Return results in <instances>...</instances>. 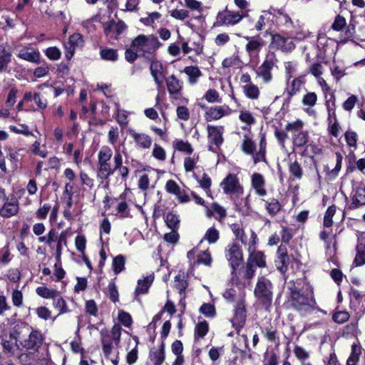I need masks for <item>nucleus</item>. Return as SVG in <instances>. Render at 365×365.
<instances>
[{
  "mask_svg": "<svg viewBox=\"0 0 365 365\" xmlns=\"http://www.w3.org/2000/svg\"><path fill=\"white\" fill-rule=\"evenodd\" d=\"M176 114L178 118L183 121H187L190 118V112L185 106H178L176 108Z\"/></svg>",
  "mask_w": 365,
  "mask_h": 365,
  "instance_id": "3c124183",
  "label": "nucleus"
},
{
  "mask_svg": "<svg viewBox=\"0 0 365 365\" xmlns=\"http://www.w3.org/2000/svg\"><path fill=\"white\" fill-rule=\"evenodd\" d=\"M125 259L121 255H119L113 258L112 266L115 274H118L125 269Z\"/></svg>",
  "mask_w": 365,
  "mask_h": 365,
  "instance_id": "4c0bfd02",
  "label": "nucleus"
},
{
  "mask_svg": "<svg viewBox=\"0 0 365 365\" xmlns=\"http://www.w3.org/2000/svg\"><path fill=\"white\" fill-rule=\"evenodd\" d=\"M122 328L118 324H115L110 330H102L101 332V343L103 351L107 359L114 349L113 344L118 346L120 341Z\"/></svg>",
  "mask_w": 365,
  "mask_h": 365,
  "instance_id": "7ed1b4c3",
  "label": "nucleus"
},
{
  "mask_svg": "<svg viewBox=\"0 0 365 365\" xmlns=\"http://www.w3.org/2000/svg\"><path fill=\"white\" fill-rule=\"evenodd\" d=\"M130 135L137 148L149 149L151 147L153 140L150 135L143 133H137L134 130L130 131Z\"/></svg>",
  "mask_w": 365,
  "mask_h": 365,
  "instance_id": "4be33fe9",
  "label": "nucleus"
},
{
  "mask_svg": "<svg viewBox=\"0 0 365 365\" xmlns=\"http://www.w3.org/2000/svg\"><path fill=\"white\" fill-rule=\"evenodd\" d=\"M264 207L267 213L271 216L276 215L282 209V205L279 200L276 198H269L267 200H264Z\"/></svg>",
  "mask_w": 365,
  "mask_h": 365,
  "instance_id": "cd10ccee",
  "label": "nucleus"
},
{
  "mask_svg": "<svg viewBox=\"0 0 365 365\" xmlns=\"http://www.w3.org/2000/svg\"><path fill=\"white\" fill-rule=\"evenodd\" d=\"M354 262L357 266H361L365 264V242H359L357 245Z\"/></svg>",
  "mask_w": 365,
  "mask_h": 365,
  "instance_id": "f704fd0d",
  "label": "nucleus"
},
{
  "mask_svg": "<svg viewBox=\"0 0 365 365\" xmlns=\"http://www.w3.org/2000/svg\"><path fill=\"white\" fill-rule=\"evenodd\" d=\"M51 209V206L48 203H46L41 206L36 212L35 215L38 220H45L49 211Z\"/></svg>",
  "mask_w": 365,
  "mask_h": 365,
  "instance_id": "bf43d9fd",
  "label": "nucleus"
},
{
  "mask_svg": "<svg viewBox=\"0 0 365 365\" xmlns=\"http://www.w3.org/2000/svg\"><path fill=\"white\" fill-rule=\"evenodd\" d=\"M150 71L158 88H161L163 85V78H164L162 63L157 61H152L150 66Z\"/></svg>",
  "mask_w": 365,
  "mask_h": 365,
  "instance_id": "5701e85b",
  "label": "nucleus"
},
{
  "mask_svg": "<svg viewBox=\"0 0 365 365\" xmlns=\"http://www.w3.org/2000/svg\"><path fill=\"white\" fill-rule=\"evenodd\" d=\"M208 140L218 148L223 143V126L207 125Z\"/></svg>",
  "mask_w": 365,
  "mask_h": 365,
  "instance_id": "a211bd4d",
  "label": "nucleus"
},
{
  "mask_svg": "<svg viewBox=\"0 0 365 365\" xmlns=\"http://www.w3.org/2000/svg\"><path fill=\"white\" fill-rule=\"evenodd\" d=\"M256 73L264 83H269L272 79V69L262 65L259 66Z\"/></svg>",
  "mask_w": 365,
  "mask_h": 365,
  "instance_id": "c9c22d12",
  "label": "nucleus"
},
{
  "mask_svg": "<svg viewBox=\"0 0 365 365\" xmlns=\"http://www.w3.org/2000/svg\"><path fill=\"white\" fill-rule=\"evenodd\" d=\"M19 212V202L16 198L6 199L0 209V215L3 217H11Z\"/></svg>",
  "mask_w": 365,
  "mask_h": 365,
  "instance_id": "aec40b11",
  "label": "nucleus"
},
{
  "mask_svg": "<svg viewBox=\"0 0 365 365\" xmlns=\"http://www.w3.org/2000/svg\"><path fill=\"white\" fill-rule=\"evenodd\" d=\"M11 53L4 44L0 45V73L5 72L11 61Z\"/></svg>",
  "mask_w": 365,
  "mask_h": 365,
  "instance_id": "393cba45",
  "label": "nucleus"
},
{
  "mask_svg": "<svg viewBox=\"0 0 365 365\" xmlns=\"http://www.w3.org/2000/svg\"><path fill=\"white\" fill-rule=\"evenodd\" d=\"M160 45L158 38L154 36L139 35L132 42V48L139 53H153Z\"/></svg>",
  "mask_w": 365,
  "mask_h": 365,
  "instance_id": "423d86ee",
  "label": "nucleus"
},
{
  "mask_svg": "<svg viewBox=\"0 0 365 365\" xmlns=\"http://www.w3.org/2000/svg\"><path fill=\"white\" fill-rule=\"evenodd\" d=\"M246 312L245 302L243 300L237 302L235 307L234 316L232 319V326L237 331L245 324L247 317Z\"/></svg>",
  "mask_w": 365,
  "mask_h": 365,
  "instance_id": "2eb2a0df",
  "label": "nucleus"
},
{
  "mask_svg": "<svg viewBox=\"0 0 365 365\" xmlns=\"http://www.w3.org/2000/svg\"><path fill=\"white\" fill-rule=\"evenodd\" d=\"M317 101V96L314 92H309L304 96L302 103L304 106L313 107Z\"/></svg>",
  "mask_w": 365,
  "mask_h": 365,
  "instance_id": "13d9d810",
  "label": "nucleus"
},
{
  "mask_svg": "<svg viewBox=\"0 0 365 365\" xmlns=\"http://www.w3.org/2000/svg\"><path fill=\"white\" fill-rule=\"evenodd\" d=\"M335 212L336 207L334 205H331L328 207L324 217V225L325 227H329L332 225V217L334 215Z\"/></svg>",
  "mask_w": 365,
  "mask_h": 365,
  "instance_id": "864d4df0",
  "label": "nucleus"
},
{
  "mask_svg": "<svg viewBox=\"0 0 365 365\" xmlns=\"http://www.w3.org/2000/svg\"><path fill=\"white\" fill-rule=\"evenodd\" d=\"M245 38L247 41L245 47V51L250 61L258 59L261 51L266 45L265 41L259 36H245Z\"/></svg>",
  "mask_w": 365,
  "mask_h": 365,
  "instance_id": "9b49d317",
  "label": "nucleus"
},
{
  "mask_svg": "<svg viewBox=\"0 0 365 365\" xmlns=\"http://www.w3.org/2000/svg\"><path fill=\"white\" fill-rule=\"evenodd\" d=\"M174 147L175 149L180 152H184L187 154H191L193 152V148L188 142L182 140H178L174 142Z\"/></svg>",
  "mask_w": 365,
  "mask_h": 365,
  "instance_id": "a18cd8bd",
  "label": "nucleus"
},
{
  "mask_svg": "<svg viewBox=\"0 0 365 365\" xmlns=\"http://www.w3.org/2000/svg\"><path fill=\"white\" fill-rule=\"evenodd\" d=\"M304 126V122L301 120H297L293 122L288 123L286 125L285 130L294 133L302 132V128Z\"/></svg>",
  "mask_w": 365,
  "mask_h": 365,
  "instance_id": "de8ad7c7",
  "label": "nucleus"
},
{
  "mask_svg": "<svg viewBox=\"0 0 365 365\" xmlns=\"http://www.w3.org/2000/svg\"><path fill=\"white\" fill-rule=\"evenodd\" d=\"M184 73L188 76V82L191 85H195L198 82V79L202 73L197 66H190L184 68Z\"/></svg>",
  "mask_w": 365,
  "mask_h": 365,
  "instance_id": "bb28decb",
  "label": "nucleus"
},
{
  "mask_svg": "<svg viewBox=\"0 0 365 365\" xmlns=\"http://www.w3.org/2000/svg\"><path fill=\"white\" fill-rule=\"evenodd\" d=\"M277 62L278 60L274 52L268 51L261 65L272 70V68L277 66Z\"/></svg>",
  "mask_w": 365,
  "mask_h": 365,
  "instance_id": "e433bc0d",
  "label": "nucleus"
},
{
  "mask_svg": "<svg viewBox=\"0 0 365 365\" xmlns=\"http://www.w3.org/2000/svg\"><path fill=\"white\" fill-rule=\"evenodd\" d=\"M168 91L170 95L171 99L178 101L181 97V91L182 89V82L175 76L172 75L166 79Z\"/></svg>",
  "mask_w": 365,
  "mask_h": 365,
  "instance_id": "dca6fc26",
  "label": "nucleus"
},
{
  "mask_svg": "<svg viewBox=\"0 0 365 365\" xmlns=\"http://www.w3.org/2000/svg\"><path fill=\"white\" fill-rule=\"evenodd\" d=\"M23 293L18 289H14L11 294V300L14 306L21 307L23 304Z\"/></svg>",
  "mask_w": 365,
  "mask_h": 365,
  "instance_id": "69168bd1",
  "label": "nucleus"
},
{
  "mask_svg": "<svg viewBox=\"0 0 365 365\" xmlns=\"http://www.w3.org/2000/svg\"><path fill=\"white\" fill-rule=\"evenodd\" d=\"M225 257L232 269V274H234L243 262V254L240 245L235 242L228 245L225 250Z\"/></svg>",
  "mask_w": 365,
  "mask_h": 365,
  "instance_id": "9d476101",
  "label": "nucleus"
},
{
  "mask_svg": "<svg viewBox=\"0 0 365 365\" xmlns=\"http://www.w3.org/2000/svg\"><path fill=\"white\" fill-rule=\"evenodd\" d=\"M53 306L56 309L58 310V316L69 312L66 302L59 294L53 299Z\"/></svg>",
  "mask_w": 365,
  "mask_h": 365,
  "instance_id": "72a5a7b5",
  "label": "nucleus"
},
{
  "mask_svg": "<svg viewBox=\"0 0 365 365\" xmlns=\"http://www.w3.org/2000/svg\"><path fill=\"white\" fill-rule=\"evenodd\" d=\"M106 294L112 302H116L118 301L119 294L117 287L113 280H111L109 282L106 288Z\"/></svg>",
  "mask_w": 365,
  "mask_h": 365,
  "instance_id": "c03bdc74",
  "label": "nucleus"
},
{
  "mask_svg": "<svg viewBox=\"0 0 365 365\" xmlns=\"http://www.w3.org/2000/svg\"><path fill=\"white\" fill-rule=\"evenodd\" d=\"M44 53L46 57L51 61H57L61 57V50L56 46L48 47L45 50Z\"/></svg>",
  "mask_w": 365,
  "mask_h": 365,
  "instance_id": "09e8293b",
  "label": "nucleus"
},
{
  "mask_svg": "<svg viewBox=\"0 0 365 365\" xmlns=\"http://www.w3.org/2000/svg\"><path fill=\"white\" fill-rule=\"evenodd\" d=\"M31 151L33 154L38 155L41 158H46L47 156V150L46 146L43 145L41 146L40 142L36 140L31 147Z\"/></svg>",
  "mask_w": 365,
  "mask_h": 365,
  "instance_id": "37998d69",
  "label": "nucleus"
},
{
  "mask_svg": "<svg viewBox=\"0 0 365 365\" xmlns=\"http://www.w3.org/2000/svg\"><path fill=\"white\" fill-rule=\"evenodd\" d=\"M209 330V326L206 321L199 322L195 329V337L203 338Z\"/></svg>",
  "mask_w": 365,
  "mask_h": 365,
  "instance_id": "a19ab883",
  "label": "nucleus"
},
{
  "mask_svg": "<svg viewBox=\"0 0 365 365\" xmlns=\"http://www.w3.org/2000/svg\"><path fill=\"white\" fill-rule=\"evenodd\" d=\"M204 238L210 243H215L219 239V232L215 227H210L206 232Z\"/></svg>",
  "mask_w": 365,
  "mask_h": 365,
  "instance_id": "e2e57ef3",
  "label": "nucleus"
},
{
  "mask_svg": "<svg viewBox=\"0 0 365 365\" xmlns=\"http://www.w3.org/2000/svg\"><path fill=\"white\" fill-rule=\"evenodd\" d=\"M251 185L255 193L260 197H264L267 195V190L265 189V179L264 176L255 173L251 177Z\"/></svg>",
  "mask_w": 365,
  "mask_h": 365,
  "instance_id": "6ab92c4d",
  "label": "nucleus"
},
{
  "mask_svg": "<svg viewBox=\"0 0 365 365\" xmlns=\"http://www.w3.org/2000/svg\"><path fill=\"white\" fill-rule=\"evenodd\" d=\"M308 133L302 131L292 135V143L295 147H303L308 142Z\"/></svg>",
  "mask_w": 365,
  "mask_h": 365,
  "instance_id": "2f4dec72",
  "label": "nucleus"
},
{
  "mask_svg": "<svg viewBox=\"0 0 365 365\" xmlns=\"http://www.w3.org/2000/svg\"><path fill=\"white\" fill-rule=\"evenodd\" d=\"M291 297L294 307L298 311L307 312L316 309L317 302L312 289L307 295H304L299 291L293 289L291 292Z\"/></svg>",
  "mask_w": 365,
  "mask_h": 365,
  "instance_id": "39448f33",
  "label": "nucleus"
},
{
  "mask_svg": "<svg viewBox=\"0 0 365 365\" xmlns=\"http://www.w3.org/2000/svg\"><path fill=\"white\" fill-rule=\"evenodd\" d=\"M224 192L231 197H238L243 194V187L237 175L229 174L220 183Z\"/></svg>",
  "mask_w": 365,
  "mask_h": 365,
  "instance_id": "1a4fd4ad",
  "label": "nucleus"
},
{
  "mask_svg": "<svg viewBox=\"0 0 365 365\" xmlns=\"http://www.w3.org/2000/svg\"><path fill=\"white\" fill-rule=\"evenodd\" d=\"M289 170L292 175L297 179H300L302 177V168L299 163L296 160L289 164Z\"/></svg>",
  "mask_w": 365,
  "mask_h": 365,
  "instance_id": "5fc2aeb1",
  "label": "nucleus"
},
{
  "mask_svg": "<svg viewBox=\"0 0 365 365\" xmlns=\"http://www.w3.org/2000/svg\"><path fill=\"white\" fill-rule=\"evenodd\" d=\"M2 346L4 350L11 355H14L15 351L17 349V344L13 340H3Z\"/></svg>",
  "mask_w": 365,
  "mask_h": 365,
  "instance_id": "338daca9",
  "label": "nucleus"
},
{
  "mask_svg": "<svg viewBox=\"0 0 365 365\" xmlns=\"http://www.w3.org/2000/svg\"><path fill=\"white\" fill-rule=\"evenodd\" d=\"M113 151L108 145H103L98 153V173L97 176L101 179H108L113 173L111 168L110 159Z\"/></svg>",
  "mask_w": 365,
  "mask_h": 365,
  "instance_id": "20e7f679",
  "label": "nucleus"
},
{
  "mask_svg": "<svg viewBox=\"0 0 365 365\" xmlns=\"http://www.w3.org/2000/svg\"><path fill=\"white\" fill-rule=\"evenodd\" d=\"M205 207L206 215L208 217H213L217 220H221L227 215L225 209L217 203H213L210 207L206 206Z\"/></svg>",
  "mask_w": 365,
  "mask_h": 365,
  "instance_id": "a878e982",
  "label": "nucleus"
},
{
  "mask_svg": "<svg viewBox=\"0 0 365 365\" xmlns=\"http://www.w3.org/2000/svg\"><path fill=\"white\" fill-rule=\"evenodd\" d=\"M200 312L207 317H213L216 314L215 306L210 303H204L200 308Z\"/></svg>",
  "mask_w": 365,
  "mask_h": 365,
  "instance_id": "8fccbe9b",
  "label": "nucleus"
},
{
  "mask_svg": "<svg viewBox=\"0 0 365 365\" xmlns=\"http://www.w3.org/2000/svg\"><path fill=\"white\" fill-rule=\"evenodd\" d=\"M259 148L256 153L255 150L256 145L252 137L247 134L244 135L243 140L241 145L242 152L247 155L252 156V160L255 164L260 162H266V152H267V140L264 133H259Z\"/></svg>",
  "mask_w": 365,
  "mask_h": 365,
  "instance_id": "f257e3e1",
  "label": "nucleus"
},
{
  "mask_svg": "<svg viewBox=\"0 0 365 365\" xmlns=\"http://www.w3.org/2000/svg\"><path fill=\"white\" fill-rule=\"evenodd\" d=\"M204 98L208 103L220 102V94L214 89H209L207 91Z\"/></svg>",
  "mask_w": 365,
  "mask_h": 365,
  "instance_id": "0e129e2a",
  "label": "nucleus"
},
{
  "mask_svg": "<svg viewBox=\"0 0 365 365\" xmlns=\"http://www.w3.org/2000/svg\"><path fill=\"white\" fill-rule=\"evenodd\" d=\"M36 294L42 298L44 299H52L57 297L58 295V292L49 289L46 287H38L36 289Z\"/></svg>",
  "mask_w": 365,
  "mask_h": 365,
  "instance_id": "473e14b6",
  "label": "nucleus"
},
{
  "mask_svg": "<svg viewBox=\"0 0 365 365\" xmlns=\"http://www.w3.org/2000/svg\"><path fill=\"white\" fill-rule=\"evenodd\" d=\"M271 45L284 53L291 52L295 48V44L291 37L279 34L272 35Z\"/></svg>",
  "mask_w": 365,
  "mask_h": 365,
  "instance_id": "f8f14e48",
  "label": "nucleus"
},
{
  "mask_svg": "<svg viewBox=\"0 0 365 365\" xmlns=\"http://www.w3.org/2000/svg\"><path fill=\"white\" fill-rule=\"evenodd\" d=\"M152 155L155 159L160 161H163L166 158V153L165 149L156 143L154 144Z\"/></svg>",
  "mask_w": 365,
  "mask_h": 365,
  "instance_id": "4d7b16f0",
  "label": "nucleus"
},
{
  "mask_svg": "<svg viewBox=\"0 0 365 365\" xmlns=\"http://www.w3.org/2000/svg\"><path fill=\"white\" fill-rule=\"evenodd\" d=\"M293 351L297 359L301 361V364L302 362H306L305 361L309 357V352L302 346H296Z\"/></svg>",
  "mask_w": 365,
  "mask_h": 365,
  "instance_id": "603ef678",
  "label": "nucleus"
},
{
  "mask_svg": "<svg viewBox=\"0 0 365 365\" xmlns=\"http://www.w3.org/2000/svg\"><path fill=\"white\" fill-rule=\"evenodd\" d=\"M250 237L249 242V247L247 251L250 253L247 263H250L252 266L255 264L259 267H264L266 266L265 256L261 251H256V245L257 243V237L256 233L250 230Z\"/></svg>",
  "mask_w": 365,
  "mask_h": 365,
  "instance_id": "6e6552de",
  "label": "nucleus"
},
{
  "mask_svg": "<svg viewBox=\"0 0 365 365\" xmlns=\"http://www.w3.org/2000/svg\"><path fill=\"white\" fill-rule=\"evenodd\" d=\"M272 284L264 277H259L254 290L257 302L267 310L272 303Z\"/></svg>",
  "mask_w": 365,
  "mask_h": 365,
  "instance_id": "f03ea898",
  "label": "nucleus"
},
{
  "mask_svg": "<svg viewBox=\"0 0 365 365\" xmlns=\"http://www.w3.org/2000/svg\"><path fill=\"white\" fill-rule=\"evenodd\" d=\"M100 54L105 61H116L118 57L116 50L108 48L102 49Z\"/></svg>",
  "mask_w": 365,
  "mask_h": 365,
  "instance_id": "79ce46f5",
  "label": "nucleus"
},
{
  "mask_svg": "<svg viewBox=\"0 0 365 365\" xmlns=\"http://www.w3.org/2000/svg\"><path fill=\"white\" fill-rule=\"evenodd\" d=\"M212 259L210 253L207 251L201 252L197 255V259L196 260L197 264H203L205 265H210Z\"/></svg>",
  "mask_w": 365,
  "mask_h": 365,
  "instance_id": "6e6d98bb",
  "label": "nucleus"
},
{
  "mask_svg": "<svg viewBox=\"0 0 365 365\" xmlns=\"http://www.w3.org/2000/svg\"><path fill=\"white\" fill-rule=\"evenodd\" d=\"M361 350L356 346H352V351L351 355L347 359L346 365H356L357 361L359 359Z\"/></svg>",
  "mask_w": 365,
  "mask_h": 365,
  "instance_id": "052dcab7",
  "label": "nucleus"
},
{
  "mask_svg": "<svg viewBox=\"0 0 365 365\" xmlns=\"http://www.w3.org/2000/svg\"><path fill=\"white\" fill-rule=\"evenodd\" d=\"M232 113V109L226 105L213 106L209 108L205 113V120L207 122L217 120L224 116H227Z\"/></svg>",
  "mask_w": 365,
  "mask_h": 365,
  "instance_id": "4468645a",
  "label": "nucleus"
},
{
  "mask_svg": "<svg viewBox=\"0 0 365 365\" xmlns=\"http://www.w3.org/2000/svg\"><path fill=\"white\" fill-rule=\"evenodd\" d=\"M154 280V274L153 273L150 274L146 277H143V279H139L138 280L137 287L135 288V294H145L148 293V289L153 282Z\"/></svg>",
  "mask_w": 365,
  "mask_h": 365,
  "instance_id": "b1692460",
  "label": "nucleus"
},
{
  "mask_svg": "<svg viewBox=\"0 0 365 365\" xmlns=\"http://www.w3.org/2000/svg\"><path fill=\"white\" fill-rule=\"evenodd\" d=\"M351 205L353 207H359L365 205V187H356L352 197Z\"/></svg>",
  "mask_w": 365,
  "mask_h": 365,
  "instance_id": "c85d7f7f",
  "label": "nucleus"
},
{
  "mask_svg": "<svg viewBox=\"0 0 365 365\" xmlns=\"http://www.w3.org/2000/svg\"><path fill=\"white\" fill-rule=\"evenodd\" d=\"M288 79L286 91L289 96L292 97L300 91L302 81L299 78H294L291 81Z\"/></svg>",
  "mask_w": 365,
  "mask_h": 365,
  "instance_id": "7c9ffc66",
  "label": "nucleus"
},
{
  "mask_svg": "<svg viewBox=\"0 0 365 365\" xmlns=\"http://www.w3.org/2000/svg\"><path fill=\"white\" fill-rule=\"evenodd\" d=\"M133 339L134 340L135 346L130 351H128V353L126 356V360L129 364H133L135 362H136L138 357V338L137 336H133Z\"/></svg>",
  "mask_w": 365,
  "mask_h": 365,
  "instance_id": "ea45409f",
  "label": "nucleus"
},
{
  "mask_svg": "<svg viewBox=\"0 0 365 365\" xmlns=\"http://www.w3.org/2000/svg\"><path fill=\"white\" fill-rule=\"evenodd\" d=\"M248 16V11H232L227 9L220 11L216 17L215 26H234L240 23L242 19Z\"/></svg>",
  "mask_w": 365,
  "mask_h": 365,
  "instance_id": "0eeeda50",
  "label": "nucleus"
},
{
  "mask_svg": "<svg viewBox=\"0 0 365 365\" xmlns=\"http://www.w3.org/2000/svg\"><path fill=\"white\" fill-rule=\"evenodd\" d=\"M43 341L42 334L37 330H32L21 345L28 350L37 351Z\"/></svg>",
  "mask_w": 365,
  "mask_h": 365,
  "instance_id": "f3484780",
  "label": "nucleus"
},
{
  "mask_svg": "<svg viewBox=\"0 0 365 365\" xmlns=\"http://www.w3.org/2000/svg\"><path fill=\"white\" fill-rule=\"evenodd\" d=\"M246 97L252 100H256L259 98L260 91L257 86L254 83H248L242 87Z\"/></svg>",
  "mask_w": 365,
  "mask_h": 365,
  "instance_id": "c756f323",
  "label": "nucleus"
},
{
  "mask_svg": "<svg viewBox=\"0 0 365 365\" xmlns=\"http://www.w3.org/2000/svg\"><path fill=\"white\" fill-rule=\"evenodd\" d=\"M297 63L295 61L284 62L285 73L287 78L290 80L297 71Z\"/></svg>",
  "mask_w": 365,
  "mask_h": 365,
  "instance_id": "680f3d73",
  "label": "nucleus"
},
{
  "mask_svg": "<svg viewBox=\"0 0 365 365\" xmlns=\"http://www.w3.org/2000/svg\"><path fill=\"white\" fill-rule=\"evenodd\" d=\"M161 15L158 12H152L148 14V16L141 19V21L146 26H152L155 21L158 20Z\"/></svg>",
  "mask_w": 365,
  "mask_h": 365,
  "instance_id": "774afa93",
  "label": "nucleus"
},
{
  "mask_svg": "<svg viewBox=\"0 0 365 365\" xmlns=\"http://www.w3.org/2000/svg\"><path fill=\"white\" fill-rule=\"evenodd\" d=\"M83 37L81 34L74 33L71 35L68 41L65 42L63 44L66 58L68 60L71 59L76 50L83 48Z\"/></svg>",
  "mask_w": 365,
  "mask_h": 365,
  "instance_id": "ddd939ff",
  "label": "nucleus"
},
{
  "mask_svg": "<svg viewBox=\"0 0 365 365\" xmlns=\"http://www.w3.org/2000/svg\"><path fill=\"white\" fill-rule=\"evenodd\" d=\"M150 358L154 365H161L165 360L164 345L162 344L159 349L152 352Z\"/></svg>",
  "mask_w": 365,
  "mask_h": 365,
  "instance_id": "58836bf2",
  "label": "nucleus"
},
{
  "mask_svg": "<svg viewBox=\"0 0 365 365\" xmlns=\"http://www.w3.org/2000/svg\"><path fill=\"white\" fill-rule=\"evenodd\" d=\"M239 119L241 122L246 123L248 126L255 123V119L253 115L247 110H241L240 111Z\"/></svg>",
  "mask_w": 365,
  "mask_h": 365,
  "instance_id": "49530a36",
  "label": "nucleus"
},
{
  "mask_svg": "<svg viewBox=\"0 0 365 365\" xmlns=\"http://www.w3.org/2000/svg\"><path fill=\"white\" fill-rule=\"evenodd\" d=\"M17 56L29 62L38 64L41 62V54L37 49L32 48H22L19 50Z\"/></svg>",
  "mask_w": 365,
  "mask_h": 365,
  "instance_id": "412c9836",
  "label": "nucleus"
}]
</instances>
